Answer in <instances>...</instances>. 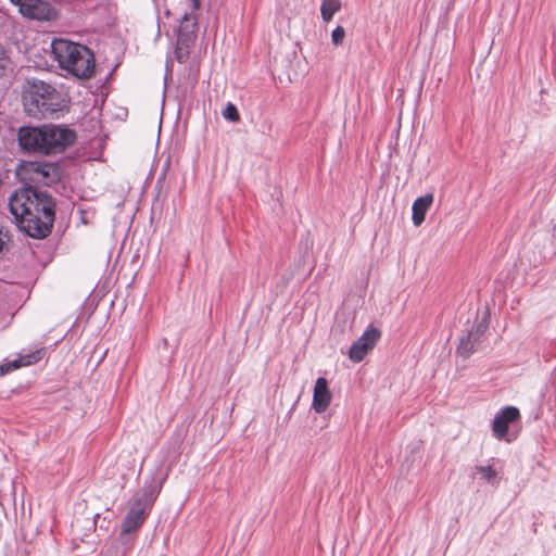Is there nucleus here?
<instances>
[{"label": "nucleus", "mask_w": 556, "mask_h": 556, "mask_svg": "<svg viewBox=\"0 0 556 556\" xmlns=\"http://www.w3.org/2000/svg\"><path fill=\"white\" fill-rule=\"evenodd\" d=\"M433 203V194L427 193L422 197L417 198L412 205V220L415 226H420L425 218L428 210Z\"/></svg>", "instance_id": "12"}, {"label": "nucleus", "mask_w": 556, "mask_h": 556, "mask_svg": "<svg viewBox=\"0 0 556 556\" xmlns=\"http://www.w3.org/2000/svg\"><path fill=\"white\" fill-rule=\"evenodd\" d=\"M162 480L153 479L141 490L137 491L129 501L128 511L122 522L121 535L136 532L148 517L162 489Z\"/></svg>", "instance_id": "5"}, {"label": "nucleus", "mask_w": 556, "mask_h": 556, "mask_svg": "<svg viewBox=\"0 0 556 556\" xmlns=\"http://www.w3.org/2000/svg\"><path fill=\"white\" fill-rule=\"evenodd\" d=\"M8 239V236L7 233H4L1 229H0V253L2 252L3 250V247L5 244V241Z\"/></svg>", "instance_id": "19"}, {"label": "nucleus", "mask_w": 556, "mask_h": 556, "mask_svg": "<svg viewBox=\"0 0 556 556\" xmlns=\"http://www.w3.org/2000/svg\"><path fill=\"white\" fill-rule=\"evenodd\" d=\"M341 9L340 0H323L320 12L325 22L331 21L333 15Z\"/></svg>", "instance_id": "14"}, {"label": "nucleus", "mask_w": 556, "mask_h": 556, "mask_svg": "<svg viewBox=\"0 0 556 556\" xmlns=\"http://www.w3.org/2000/svg\"><path fill=\"white\" fill-rule=\"evenodd\" d=\"M41 358V352L36 351L4 365L1 367V375L9 372L12 369H17L22 366H29L37 363Z\"/></svg>", "instance_id": "13"}, {"label": "nucleus", "mask_w": 556, "mask_h": 556, "mask_svg": "<svg viewBox=\"0 0 556 556\" xmlns=\"http://www.w3.org/2000/svg\"><path fill=\"white\" fill-rule=\"evenodd\" d=\"M380 337L381 331L378 328L367 327L364 333L351 345L349 350L350 359L354 363L362 362L368 352L375 348Z\"/></svg>", "instance_id": "7"}, {"label": "nucleus", "mask_w": 556, "mask_h": 556, "mask_svg": "<svg viewBox=\"0 0 556 556\" xmlns=\"http://www.w3.org/2000/svg\"><path fill=\"white\" fill-rule=\"evenodd\" d=\"M20 12L29 18L49 21L54 18V9L43 0H11Z\"/></svg>", "instance_id": "9"}, {"label": "nucleus", "mask_w": 556, "mask_h": 556, "mask_svg": "<svg viewBox=\"0 0 556 556\" xmlns=\"http://www.w3.org/2000/svg\"><path fill=\"white\" fill-rule=\"evenodd\" d=\"M17 175L24 180L50 186L60 179V169L54 163L26 162L20 166Z\"/></svg>", "instance_id": "6"}, {"label": "nucleus", "mask_w": 556, "mask_h": 556, "mask_svg": "<svg viewBox=\"0 0 556 556\" xmlns=\"http://www.w3.org/2000/svg\"><path fill=\"white\" fill-rule=\"evenodd\" d=\"M331 392L328 387L326 378L319 377L314 386L312 408L317 413L321 414L327 410L331 403Z\"/></svg>", "instance_id": "11"}, {"label": "nucleus", "mask_w": 556, "mask_h": 556, "mask_svg": "<svg viewBox=\"0 0 556 556\" xmlns=\"http://www.w3.org/2000/svg\"><path fill=\"white\" fill-rule=\"evenodd\" d=\"M51 52L59 66L73 76L86 79L93 75L94 56L86 46L55 38L51 42Z\"/></svg>", "instance_id": "3"}, {"label": "nucleus", "mask_w": 556, "mask_h": 556, "mask_svg": "<svg viewBox=\"0 0 556 556\" xmlns=\"http://www.w3.org/2000/svg\"><path fill=\"white\" fill-rule=\"evenodd\" d=\"M10 212L29 237L45 238L54 222V202L47 193L25 187L10 197Z\"/></svg>", "instance_id": "1"}, {"label": "nucleus", "mask_w": 556, "mask_h": 556, "mask_svg": "<svg viewBox=\"0 0 556 556\" xmlns=\"http://www.w3.org/2000/svg\"><path fill=\"white\" fill-rule=\"evenodd\" d=\"M520 419V412L515 406H506L497 412L492 421V433L497 440H505L507 442L510 439L507 438L509 425Z\"/></svg>", "instance_id": "8"}, {"label": "nucleus", "mask_w": 556, "mask_h": 556, "mask_svg": "<svg viewBox=\"0 0 556 556\" xmlns=\"http://www.w3.org/2000/svg\"><path fill=\"white\" fill-rule=\"evenodd\" d=\"M475 471L477 473H480L482 479H484L486 482H494V480L497 477V471L492 466H476Z\"/></svg>", "instance_id": "15"}, {"label": "nucleus", "mask_w": 556, "mask_h": 556, "mask_svg": "<svg viewBox=\"0 0 556 556\" xmlns=\"http://www.w3.org/2000/svg\"><path fill=\"white\" fill-rule=\"evenodd\" d=\"M55 89L39 79H27L23 86L22 100L26 113L36 118H47L58 111Z\"/></svg>", "instance_id": "4"}, {"label": "nucleus", "mask_w": 556, "mask_h": 556, "mask_svg": "<svg viewBox=\"0 0 556 556\" xmlns=\"http://www.w3.org/2000/svg\"><path fill=\"white\" fill-rule=\"evenodd\" d=\"M345 37V29L342 26H337L331 34V41L334 46H339L343 42Z\"/></svg>", "instance_id": "17"}, {"label": "nucleus", "mask_w": 556, "mask_h": 556, "mask_svg": "<svg viewBox=\"0 0 556 556\" xmlns=\"http://www.w3.org/2000/svg\"><path fill=\"white\" fill-rule=\"evenodd\" d=\"M190 20V16H189V13L188 12H185L184 15H182V21L184 22H187Z\"/></svg>", "instance_id": "20"}, {"label": "nucleus", "mask_w": 556, "mask_h": 556, "mask_svg": "<svg viewBox=\"0 0 556 556\" xmlns=\"http://www.w3.org/2000/svg\"><path fill=\"white\" fill-rule=\"evenodd\" d=\"M75 139L73 130L56 125L24 126L17 132L18 144L24 151L46 155L63 152Z\"/></svg>", "instance_id": "2"}, {"label": "nucleus", "mask_w": 556, "mask_h": 556, "mask_svg": "<svg viewBox=\"0 0 556 556\" xmlns=\"http://www.w3.org/2000/svg\"><path fill=\"white\" fill-rule=\"evenodd\" d=\"M222 116L229 122H239L240 115L235 104L228 102L222 112Z\"/></svg>", "instance_id": "16"}, {"label": "nucleus", "mask_w": 556, "mask_h": 556, "mask_svg": "<svg viewBox=\"0 0 556 556\" xmlns=\"http://www.w3.org/2000/svg\"><path fill=\"white\" fill-rule=\"evenodd\" d=\"M486 329V320L481 319L476 321L467 333L460 337L457 353L463 357H469L476 351Z\"/></svg>", "instance_id": "10"}, {"label": "nucleus", "mask_w": 556, "mask_h": 556, "mask_svg": "<svg viewBox=\"0 0 556 556\" xmlns=\"http://www.w3.org/2000/svg\"><path fill=\"white\" fill-rule=\"evenodd\" d=\"M8 63L7 55L4 49L0 46V75H2L3 70L5 68Z\"/></svg>", "instance_id": "18"}]
</instances>
